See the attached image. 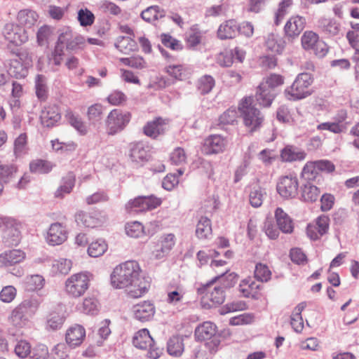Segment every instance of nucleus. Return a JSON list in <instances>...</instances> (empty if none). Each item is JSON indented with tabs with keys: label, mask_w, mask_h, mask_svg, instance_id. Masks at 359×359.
Returning <instances> with one entry per match:
<instances>
[{
	"label": "nucleus",
	"mask_w": 359,
	"mask_h": 359,
	"mask_svg": "<svg viewBox=\"0 0 359 359\" xmlns=\"http://www.w3.org/2000/svg\"><path fill=\"white\" fill-rule=\"evenodd\" d=\"M139 264L135 261H127L116 266L111 274V284L116 289L133 287L128 292L130 297L138 298L145 294L149 287V281L142 277Z\"/></svg>",
	"instance_id": "obj_1"
},
{
	"label": "nucleus",
	"mask_w": 359,
	"mask_h": 359,
	"mask_svg": "<svg viewBox=\"0 0 359 359\" xmlns=\"http://www.w3.org/2000/svg\"><path fill=\"white\" fill-rule=\"evenodd\" d=\"M253 97H245L239 103L238 111L243 119L244 126L250 133L257 131L260 128L264 120V116L254 103Z\"/></svg>",
	"instance_id": "obj_2"
},
{
	"label": "nucleus",
	"mask_w": 359,
	"mask_h": 359,
	"mask_svg": "<svg viewBox=\"0 0 359 359\" xmlns=\"http://www.w3.org/2000/svg\"><path fill=\"white\" fill-rule=\"evenodd\" d=\"M39 306V302L36 298L24 299L11 313L8 320L12 325L22 328L35 315Z\"/></svg>",
	"instance_id": "obj_3"
},
{
	"label": "nucleus",
	"mask_w": 359,
	"mask_h": 359,
	"mask_svg": "<svg viewBox=\"0 0 359 359\" xmlns=\"http://www.w3.org/2000/svg\"><path fill=\"white\" fill-rule=\"evenodd\" d=\"M313 82V76L311 74H299L292 85L285 89V97L290 101H297L310 96L313 93L311 89Z\"/></svg>",
	"instance_id": "obj_4"
},
{
	"label": "nucleus",
	"mask_w": 359,
	"mask_h": 359,
	"mask_svg": "<svg viewBox=\"0 0 359 359\" xmlns=\"http://www.w3.org/2000/svg\"><path fill=\"white\" fill-rule=\"evenodd\" d=\"M89 281L88 273L73 274L65 282V291L72 297H79L88 290Z\"/></svg>",
	"instance_id": "obj_5"
},
{
	"label": "nucleus",
	"mask_w": 359,
	"mask_h": 359,
	"mask_svg": "<svg viewBox=\"0 0 359 359\" xmlns=\"http://www.w3.org/2000/svg\"><path fill=\"white\" fill-rule=\"evenodd\" d=\"M32 65V57L27 50L18 53V57L10 60L8 73L16 79L27 76L28 69Z\"/></svg>",
	"instance_id": "obj_6"
},
{
	"label": "nucleus",
	"mask_w": 359,
	"mask_h": 359,
	"mask_svg": "<svg viewBox=\"0 0 359 359\" xmlns=\"http://www.w3.org/2000/svg\"><path fill=\"white\" fill-rule=\"evenodd\" d=\"M130 118L129 112H123L118 109L111 110L106 119L108 134L114 135L122 131L130 122Z\"/></svg>",
	"instance_id": "obj_7"
},
{
	"label": "nucleus",
	"mask_w": 359,
	"mask_h": 359,
	"mask_svg": "<svg viewBox=\"0 0 359 359\" xmlns=\"http://www.w3.org/2000/svg\"><path fill=\"white\" fill-rule=\"evenodd\" d=\"M154 343V339L147 329L139 330L133 339V344L135 347L140 349H148V357L151 359H157L161 354V350L155 347Z\"/></svg>",
	"instance_id": "obj_8"
},
{
	"label": "nucleus",
	"mask_w": 359,
	"mask_h": 359,
	"mask_svg": "<svg viewBox=\"0 0 359 359\" xmlns=\"http://www.w3.org/2000/svg\"><path fill=\"white\" fill-rule=\"evenodd\" d=\"M161 203V200L153 195L144 196H140L133 200H130L126 205L128 212H143L156 208Z\"/></svg>",
	"instance_id": "obj_9"
},
{
	"label": "nucleus",
	"mask_w": 359,
	"mask_h": 359,
	"mask_svg": "<svg viewBox=\"0 0 359 359\" xmlns=\"http://www.w3.org/2000/svg\"><path fill=\"white\" fill-rule=\"evenodd\" d=\"M298 180L292 175L282 177L277 184V191L284 198H292L297 195Z\"/></svg>",
	"instance_id": "obj_10"
},
{
	"label": "nucleus",
	"mask_w": 359,
	"mask_h": 359,
	"mask_svg": "<svg viewBox=\"0 0 359 359\" xmlns=\"http://www.w3.org/2000/svg\"><path fill=\"white\" fill-rule=\"evenodd\" d=\"M3 34L8 42L16 46L21 45L28 40V36L25 29L13 23H7L5 25L3 29Z\"/></svg>",
	"instance_id": "obj_11"
},
{
	"label": "nucleus",
	"mask_w": 359,
	"mask_h": 359,
	"mask_svg": "<svg viewBox=\"0 0 359 359\" xmlns=\"http://www.w3.org/2000/svg\"><path fill=\"white\" fill-rule=\"evenodd\" d=\"M219 280L222 283V285L225 288H230L233 287L238 280V276L235 273H227V270L222 272L219 275L214 277L210 281L206 284L203 285L201 287L198 289V292L200 294L204 293L209 290L210 287L213 285L215 282Z\"/></svg>",
	"instance_id": "obj_12"
},
{
	"label": "nucleus",
	"mask_w": 359,
	"mask_h": 359,
	"mask_svg": "<svg viewBox=\"0 0 359 359\" xmlns=\"http://www.w3.org/2000/svg\"><path fill=\"white\" fill-rule=\"evenodd\" d=\"M129 157L137 165H142L149 158L147 147L142 142L130 144Z\"/></svg>",
	"instance_id": "obj_13"
},
{
	"label": "nucleus",
	"mask_w": 359,
	"mask_h": 359,
	"mask_svg": "<svg viewBox=\"0 0 359 359\" xmlns=\"http://www.w3.org/2000/svg\"><path fill=\"white\" fill-rule=\"evenodd\" d=\"M168 120L161 117H156L154 120L148 121L143 127L144 134L153 139L164 134L166 130Z\"/></svg>",
	"instance_id": "obj_14"
},
{
	"label": "nucleus",
	"mask_w": 359,
	"mask_h": 359,
	"mask_svg": "<svg viewBox=\"0 0 359 359\" xmlns=\"http://www.w3.org/2000/svg\"><path fill=\"white\" fill-rule=\"evenodd\" d=\"M61 115L57 105H49L44 107L40 115L41 124L44 127L51 128L60 120Z\"/></svg>",
	"instance_id": "obj_15"
},
{
	"label": "nucleus",
	"mask_w": 359,
	"mask_h": 359,
	"mask_svg": "<svg viewBox=\"0 0 359 359\" xmlns=\"http://www.w3.org/2000/svg\"><path fill=\"white\" fill-rule=\"evenodd\" d=\"M67 238V231L65 226L60 223L56 222L50 225L46 241L51 245H57L62 244Z\"/></svg>",
	"instance_id": "obj_16"
},
{
	"label": "nucleus",
	"mask_w": 359,
	"mask_h": 359,
	"mask_svg": "<svg viewBox=\"0 0 359 359\" xmlns=\"http://www.w3.org/2000/svg\"><path fill=\"white\" fill-rule=\"evenodd\" d=\"M20 226V224L13 219V225L3 229L2 241L5 245L8 247L17 245L20 243L21 239Z\"/></svg>",
	"instance_id": "obj_17"
},
{
	"label": "nucleus",
	"mask_w": 359,
	"mask_h": 359,
	"mask_svg": "<svg viewBox=\"0 0 359 359\" xmlns=\"http://www.w3.org/2000/svg\"><path fill=\"white\" fill-rule=\"evenodd\" d=\"M225 146L226 141L221 135H213L205 140L203 150L208 155L218 154L224 150Z\"/></svg>",
	"instance_id": "obj_18"
},
{
	"label": "nucleus",
	"mask_w": 359,
	"mask_h": 359,
	"mask_svg": "<svg viewBox=\"0 0 359 359\" xmlns=\"http://www.w3.org/2000/svg\"><path fill=\"white\" fill-rule=\"evenodd\" d=\"M85 337L84 327L80 325H74L67 330L65 339L69 346L74 348L82 344Z\"/></svg>",
	"instance_id": "obj_19"
},
{
	"label": "nucleus",
	"mask_w": 359,
	"mask_h": 359,
	"mask_svg": "<svg viewBox=\"0 0 359 359\" xmlns=\"http://www.w3.org/2000/svg\"><path fill=\"white\" fill-rule=\"evenodd\" d=\"M134 317L141 321H148L152 318L155 313V307L149 302H144L133 307Z\"/></svg>",
	"instance_id": "obj_20"
},
{
	"label": "nucleus",
	"mask_w": 359,
	"mask_h": 359,
	"mask_svg": "<svg viewBox=\"0 0 359 359\" xmlns=\"http://www.w3.org/2000/svg\"><path fill=\"white\" fill-rule=\"evenodd\" d=\"M317 27L324 34L334 36L339 34L341 25L334 19L321 18L318 20Z\"/></svg>",
	"instance_id": "obj_21"
},
{
	"label": "nucleus",
	"mask_w": 359,
	"mask_h": 359,
	"mask_svg": "<svg viewBox=\"0 0 359 359\" xmlns=\"http://www.w3.org/2000/svg\"><path fill=\"white\" fill-rule=\"evenodd\" d=\"M302 199L305 202L316 201L320 194V189L311 182H302L300 187Z\"/></svg>",
	"instance_id": "obj_22"
},
{
	"label": "nucleus",
	"mask_w": 359,
	"mask_h": 359,
	"mask_svg": "<svg viewBox=\"0 0 359 359\" xmlns=\"http://www.w3.org/2000/svg\"><path fill=\"white\" fill-rule=\"evenodd\" d=\"M305 18L301 16H294L290 18L285 25V34L289 37L298 36L305 26Z\"/></svg>",
	"instance_id": "obj_23"
},
{
	"label": "nucleus",
	"mask_w": 359,
	"mask_h": 359,
	"mask_svg": "<svg viewBox=\"0 0 359 359\" xmlns=\"http://www.w3.org/2000/svg\"><path fill=\"white\" fill-rule=\"evenodd\" d=\"M238 25L234 20H229L221 24L217 29V36L221 40L233 39L238 34Z\"/></svg>",
	"instance_id": "obj_24"
},
{
	"label": "nucleus",
	"mask_w": 359,
	"mask_h": 359,
	"mask_svg": "<svg viewBox=\"0 0 359 359\" xmlns=\"http://www.w3.org/2000/svg\"><path fill=\"white\" fill-rule=\"evenodd\" d=\"M25 253L20 250H12L0 255V267L11 266L24 260Z\"/></svg>",
	"instance_id": "obj_25"
},
{
	"label": "nucleus",
	"mask_w": 359,
	"mask_h": 359,
	"mask_svg": "<svg viewBox=\"0 0 359 359\" xmlns=\"http://www.w3.org/2000/svg\"><path fill=\"white\" fill-rule=\"evenodd\" d=\"M262 286L251 277L242 280L238 285V290L245 297H255Z\"/></svg>",
	"instance_id": "obj_26"
},
{
	"label": "nucleus",
	"mask_w": 359,
	"mask_h": 359,
	"mask_svg": "<svg viewBox=\"0 0 359 359\" xmlns=\"http://www.w3.org/2000/svg\"><path fill=\"white\" fill-rule=\"evenodd\" d=\"M275 217L279 229L285 233H291L294 229L293 222L290 217L281 208H277Z\"/></svg>",
	"instance_id": "obj_27"
},
{
	"label": "nucleus",
	"mask_w": 359,
	"mask_h": 359,
	"mask_svg": "<svg viewBox=\"0 0 359 359\" xmlns=\"http://www.w3.org/2000/svg\"><path fill=\"white\" fill-rule=\"evenodd\" d=\"M276 97L274 90L266 88L265 84H260L256 93L255 99L259 105L269 107Z\"/></svg>",
	"instance_id": "obj_28"
},
{
	"label": "nucleus",
	"mask_w": 359,
	"mask_h": 359,
	"mask_svg": "<svg viewBox=\"0 0 359 359\" xmlns=\"http://www.w3.org/2000/svg\"><path fill=\"white\" fill-rule=\"evenodd\" d=\"M216 325L212 323L207 321L198 326L195 330V338L198 341L211 339L215 336Z\"/></svg>",
	"instance_id": "obj_29"
},
{
	"label": "nucleus",
	"mask_w": 359,
	"mask_h": 359,
	"mask_svg": "<svg viewBox=\"0 0 359 359\" xmlns=\"http://www.w3.org/2000/svg\"><path fill=\"white\" fill-rule=\"evenodd\" d=\"M75 219L78 224L89 228H94L100 225V213H88L80 211L76 215Z\"/></svg>",
	"instance_id": "obj_30"
},
{
	"label": "nucleus",
	"mask_w": 359,
	"mask_h": 359,
	"mask_svg": "<svg viewBox=\"0 0 359 359\" xmlns=\"http://www.w3.org/2000/svg\"><path fill=\"white\" fill-rule=\"evenodd\" d=\"M140 16L145 22H152L165 17L166 11L159 6L154 5L149 6L146 9L143 10Z\"/></svg>",
	"instance_id": "obj_31"
},
{
	"label": "nucleus",
	"mask_w": 359,
	"mask_h": 359,
	"mask_svg": "<svg viewBox=\"0 0 359 359\" xmlns=\"http://www.w3.org/2000/svg\"><path fill=\"white\" fill-rule=\"evenodd\" d=\"M302 178L304 182H317L323 180L322 175L318 172L314 161L307 162L302 171Z\"/></svg>",
	"instance_id": "obj_32"
},
{
	"label": "nucleus",
	"mask_w": 359,
	"mask_h": 359,
	"mask_svg": "<svg viewBox=\"0 0 359 359\" xmlns=\"http://www.w3.org/2000/svg\"><path fill=\"white\" fill-rule=\"evenodd\" d=\"M38 15L32 10L23 9L18 12L17 20L19 25L25 28H31L36 22Z\"/></svg>",
	"instance_id": "obj_33"
},
{
	"label": "nucleus",
	"mask_w": 359,
	"mask_h": 359,
	"mask_svg": "<svg viewBox=\"0 0 359 359\" xmlns=\"http://www.w3.org/2000/svg\"><path fill=\"white\" fill-rule=\"evenodd\" d=\"M184 339L182 336H172L167 342V351L169 355L175 357L180 356L184 352Z\"/></svg>",
	"instance_id": "obj_34"
},
{
	"label": "nucleus",
	"mask_w": 359,
	"mask_h": 359,
	"mask_svg": "<svg viewBox=\"0 0 359 359\" xmlns=\"http://www.w3.org/2000/svg\"><path fill=\"white\" fill-rule=\"evenodd\" d=\"M306 302L299 303L293 310L290 317V324L293 330L299 333L304 328V321L302 316V312L306 308Z\"/></svg>",
	"instance_id": "obj_35"
},
{
	"label": "nucleus",
	"mask_w": 359,
	"mask_h": 359,
	"mask_svg": "<svg viewBox=\"0 0 359 359\" xmlns=\"http://www.w3.org/2000/svg\"><path fill=\"white\" fill-rule=\"evenodd\" d=\"M184 294L185 292L182 287L177 285L174 289L170 287L167 292L166 302L173 306L179 307L183 304Z\"/></svg>",
	"instance_id": "obj_36"
},
{
	"label": "nucleus",
	"mask_w": 359,
	"mask_h": 359,
	"mask_svg": "<svg viewBox=\"0 0 359 359\" xmlns=\"http://www.w3.org/2000/svg\"><path fill=\"white\" fill-rule=\"evenodd\" d=\"M280 156L283 161L292 162L304 159L306 153L297 147L287 146L282 149Z\"/></svg>",
	"instance_id": "obj_37"
},
{
	"label": "nucleus",
	"mask_w": 359,
	"mask_h": 359,
	"mask_svg": "<svg viewBox=\"0 0 359 359\" xmlns=\"http://www.w3.org/2000/svg\"><path fill=\"white\" fill-rule=\"evenodd\" d=\"M75 184V175L73 172H68L66 176L62 178V184L55 191L56 197L62 198L65 194H69Z\"/></svg>",
	"instance_id": "obj_38"
},
{
	"label": "nucleus",
	"mask_w": 359,
	"mask_h": 359,
	"mask_svg": "<svg viewBox=\"0 0 359 359\" xmlns=\"http://www.w3.org/2000/svg\"><path fill=\"white\" fill-rule=\"evenodd\" d=\"M115 46L124 54H129L137 48L135 41L129 36H119L116 40Z\"/></svg>",
	"instance_id": "obj_39"
},
{
	"label": "nucleus",
	"mask_w": 359,
	"mask_h": 359,
	"mask_svg": "<svg viewBox=\"0 0 359 359\" xmlns=\"http://www.w3.org/2000/svg\"><path fill=\"white\" fill-rule=\"evenodd\" d=\"M53 164L43 159L33 160L29 163V170L32 173L46 174L52 170Z\"/></svg>",
	"instance_id": "obj_40"
},
{
	"label": "nucleus",
	"mask_w": 359,
	"mask_h": 359,
	"mask_svg": "<svg viewBox=\"0 0 359 359\" xmlns=\"http://www.w3.org/2000/svg\"><path fill=\"white\" fill-rule=\"evenodd\" d=\"M212 233V227L210 219L206 217H202L198 221L196 234L200 239L207 238Z\"/></svg>",
	"instance_id": "obj_41"
},
{
	"label": "nucleus",
	"mask_w": 359,
	"mask_h": 359,
	"mask_svg": "<svg viewBox=\"0 0 359 359\" xmlns=\"http://www.w3.org/2000/svg\"><path fill=\"white\" fill-rule=\"evenodd\" d=\"M215 85V79L210 75H203L197 83V90L201 95L208 94Z\"/></svg>",
	"instance_id": "obj_42"
},
{
	"label": "nucleus",
	"mask_w": 359,
	"mask_h": 359,
	"mask_svg": "<svg viewBox=\"0 0 359 359\" xmlns=\"http://www.w3.org/2000/svg\"><path fill=\"white\" fill-rule=\"evenodd\" d=\"M208 298L211 302L210 306L222 304L225 300V288L222 285H215L209 292Z\"/></svg>",
	"instance_id": "obj_43"
},
{
	"label": "nucleus",
	"mask_w": 359,
	"mask_h": 359,
	"mask_svg": "<svg viewBox=\"0 0 359 359\" xmlns=\"http://www.w3.org/2000/svg\"><path fill=\"white\" fill-rule=\"evenodd\" d=\"M66 117L69 124L81 135H86L87 133V126L79 115H75L72 111H68Z\"/></svg>",
	"instance_id": "obj_44"
},
{
	"label": "nucleus",
	"mask_w": 359,
	"mask_h": 359,
	"mask_svg": "<svg viewBox=\"0 0 359 359\" xmlns=\"http://www.w3.org/2000/svg\"><path fill=\"white\" fill-rule=\"evenodd\" d=\"M107 250V245L104 240L97 239L90 244L88 248V253L90 257H98L102 255Z\"/></svg>",
	"instance_id": "obj_45"
},
{
	"label": "nucleus",
	"mask_w": 359,
	"mask_h": 359,
	"mask_svg": "<svg viewBox=\"0 0 359 359\" xmlns=\"http://www.w3.org/2000/svg\"><path fill=\"white\" fill-rule=\"evenodd\" d=\"M265 195L266 192L260 187H253L249 195L250 203L255 208L261 206Z\"/></svg>",
	"instance_id": "obj_46"
},
{
	"label": "nucleus",
	"mask_w": 359,
	"mask_h": 359,
	"mask_svg": "<svg viewBox=\"0 0 359 359\" xmlns=\"http://www.w3.org/2000/svg\"><path fill=\"white\" fill-rule=\"evenodd\" d=\"M104 107L102 104L96 103L88 108L87 117L89 121L95 124L102 118Z\"/></svg>",
	"instance_id": "obj_47"
},
{
	"label": "nucleus",
	"mask_w": 359,
	"mask_h": 359,
	"mask_svg": "<svg viewBox=\"0 0 359 359\" xmlns=\"http://www.w3.org/2000/svg\"><path fill=\"white\" fill-rule=\"evenodd\" d=\"M255 278L262 283L268 282L271 278V271L268 266L262 263H257L255 269Z\"/></svg>",
	"instance_id": "obj_48"
},
{
	"label": "nucleus",
	"mask_w": 359,
	"mask_h": 359,
	"mask_svg": "<svg viewBox=\"0 0 359 359\" xmlns=\"http://www.w3.org/2000/svg\"><path fill=\"white\" fill-rule=\"evenodd\" d=\"M285 41L280 37L269 36L266 41V47L272 52L280 54L285 48Z\"/></svg>",
	"instance_id": "obj_49"
},
{
	"label": "nucleus",
	"mask_w": 359,
	"mask_h": 359,
	"mask_svg": "<svg viewBox=\"0 0 359 359\" xmlns=\"http://www.w3.org/2000/svg\"><path fill=\"white\" fill-rule=\"evenodd\" d=\"M238 112L234 108H229L220 115L218 119V125L224 127L226 125H232L236 121Z\"/></svg>",
	"instance_id": "obj_50"
},
{
	"label": "nucleus",
	"mask_w": 359,
	"mask_h": 359,
	"mask_svg": "<svg viewBox=\"0 0 359 359\" xmlns=\"http://www.w3.org/2000/svg\"><path fill=\"white\" fill-rule=\"evenodd\" d=\"M318 41V35L312 31L305 32L302 36V45L305 50H311Z\"/></svg>",
	"instance_id": "obj_51"
},
{
	"label": "nucleus",
	"mask_w": 359,
	"mask_h": 359,
	"mask_svg": "<svg viewBox=\"0 0 359 359\" xmlns=\"http://www.w3.org/2000/svg\"><path fill=\"white\" fill-rule=\"evenodd\" d=\"M72 268V262L67 259L60 258L54 260L52 264V271L54 273L67 274Z\"/></svg>",
	"instance_id": "obj_52"
},
{
	"label": "nucleus",
	"mask_w": 359,
	"mask_h": 359,
	"mask_svg": "<svg viewBox=\"0 0 359 359\" xmlns=\"http://www.w3.org/2000/svg\"><path fill=\"white\" fill-rule=\"evenodd\" d=\"M27 136L26 133L20 134L14 142V152L17 156H20L27 153Z\"/></svg>",
	"instance_id": "obj_53"
},
{
	"label": "nucleus",
	"mask_w": 359,
	"mask_h": 359,
	"mask_svg": "<svg viewBox=\"0 0 359 359\" xmlns=\"http://www.w3.org/2000/svg\"><path fill=\"white\" fill-rule=\"evenodd\" d=\"M65 322V317L57 312L50 313L47 318V327L53 330L60 329Z\"/></svg>",
	"instance_id": "obj_54"
},
{
	"label": "nucleus",
	"mask_w": 359,
	"mask_h": 359,
	"mask_svg": "<svg viewBox=\"0 0 359 359\" xmlns=\"http://www.w3.org/2000/svg\"><path fill=\"white\" fill-rule=\"evenodd\" d=\"M36 95L41 100H45L48 96L46 79L43 75H37L36 79Z\"/></svg>",
	"instance_id": "obj_55"
},
{
	"label": "nucleus",
	"mask_w": 359,
	"mask_h": 359,
	"mask_svg": "<svg viewBox=\"0 0 359 359\" xmlns=\"http://www.w3.org/2000/svg\"><path fill=\"white\" fill-rule=\"evenodd\" d=\"M126 234L133 238H139L144 233V227L139 222L128 223L126 226Z\"/></svg>",
	"instance_id": "obj_56"
},
{
	"label": "nucleus",
	"mask_w": 359,
	"mask_h": 359,
	"mask_svg": "<svg viewBox=\"0 0 359 359\" xmlns=\"http://www.w3.org/2000/svg\"><path fill=\"white\" fill-rule=\"evenodd\" d=\"M292 4V0H282L275 14V24L278 25L287 13V8Z\"/></svg>",
	"instance_id": "obj_57"
},
{
	"label": "nucleus",
	"mask_w": 359,
	"mask_h": 359,
	"mask_svg": "<svg viewBox=\"0 0 359 359\" xmlns=\"http://www.w3.org/2000/svg\"><path fill=\"white\" fill-rule=\"evenodd\" d=\"M16 170L13 166L0 164V184L8 183L13 177Z\"/></svg>",
	"instance_id": "obj_58"
},
{
	"label": "nucleus",
	"mask_w": 359,
	"mask_h": 359,
	"mask_svg": "<svg viewBox=\"0 0 359 359\" xmlns=\"http://www.w3.org/2000/svg\"><path fill=\"white\" fill-rule=\"evenodd\" d=\"M52 34V29L50 27L44 25L41 27L37 32L36 38L37 42L39 46H45L48 43L49 38Z\"/></svg>",
	"instance_id": "obj_59"
},
{
	"label": "nucleus",
	"mask_w": 359,
	"mask_h": 359,
	"mask_svg": "<svg viewBox=\"0 0 359 359\" xmlns=\"http://www.w3.org/2000/svg\"><path fill=\"white\" fill-rule=\"evenodd\" d=\"M109 200L107 194L102 190H99L86 198V203L88 205H94L99 203L107 202Z\"/></svg>",
	"instance_id": "obj_60"
},
{
	"label": "nucleus",
	"mask_w": 359,
	"mask_h": 359,
	"mask_svg": "<svg viewBox=\"0 0 359 359\" xmlns=\"http://www.w3.org/2000/svg\"><path fill=\"white\" fill-rule=\"evenodd\" d=\"M15 354L21 358H25L31 353V345L25 340L19 341L15 346Z\"/></svg>",
	"instance_id": "obj_61"
},
{
	"label": "nucleus",
	"mask_w": 359,
	"mask_h": 359,
	"mask_svg": "<svg viewBox=\"0 0 359 359\" xmlns=\"http://www.w3.org/2000/svg\"><path fill=\"white\" fill-rule=\"evenodd\" d=\"M43 278L40 275H33L28 277L26 280V287L28 290L41 289L43 285Z\"/></svg>",
	"instance_id": "obj_62"
},
{
	"label": "nucleus",
	"mask_w": 359,
	"mask_h": 359,
	"mask_svg": "<svg viewBox=\"0 0 359 359\" xmlns=\"http://www.w3.org/2000/svg\"><path fill=\"white\" fill-rule=\"evenodd\" d=\"M94 15L88 9H81L78 12V20L81 26L91 25L94 22Z\"/></svg>",
	"instance_id": "obj_63"
},
{
	"label": "nucleus",
	"mask_w": 359,
	"mask_h": 359,
	"mask_svg": "<svg viewBox=\"0 0 359 359\" xmlns=\"http://www.w3.org/2000/svg\"><path fill=\"white\" fill-rule=\"evenodd\" d=\"M29 355L30 359H48V348L43 344L37 345L32 350L31 349Z\"/></svg>",
	"instance_id": "obj_64"
}]
</instances>
